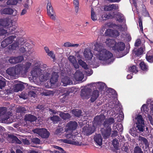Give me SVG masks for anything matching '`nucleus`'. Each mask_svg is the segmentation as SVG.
<instances>
[{
    "instance_id": "nucleus-63",
    "label": "nucleus",
    "mask_w": 153,
    "mask_h": 153,
    "mask_svg": "<svg viewBox=\"0 0 153 153\" xmlns=\"http://www.w3.org/2000/svg\"><path fill=\"white\" fill-rule=\"evenodd\" d=\"M7 33V30L1 28L0 29V36L4 34Z\"/></svg>"
},
{
    "instance_id": "nucleus-18",
    "label": "nucleus",
    "mask_w": 153,
    "mask_h": 153,
    "mask_svg": "<svg viewBox=\"0 0 153 153\" xmlns=\"http://www.w3.org/2000/svg\"><path fill=\"white\" fill-rule=\"evenodd\" d=\"M74 79L76 81H81L84 78V75L82 72L79 71H77L74 75Z\"/></svg>"
},
{
    "instance_id": "nucleus-45",
    "label": "nucleus",
    "mask_w": 153,
    "mask_h": 153,
    "mask_svg": "<svg viewBox=\"0 0 153 153\" xmlns=\"http://www.w3.org/2000/svg\"><path fill=\"white\" fill-rule=\"evenodd\" d=\"M147 114V116L148 117L151 124H152V125H153V122L152 121V115H153V110H152L151 109L149 113H148V114Z\"/></svg>"
},
{
    "instance_id": "nucleus-22",
    "label": "nucleus",
    "mask_w": 153,
    "mask_h": 153,
    "mask_svg": "<svg viewBox=\"0 0 153 153\" xmlns=\"http://www.w3.org/2000/svg\"><path fill=\"white\" fill-rule=\"evenodd\" d=\"M68 59L75 68H79V66L77 62L75 57L73 56H70L68 58Z\"/></svg>"
},
{
    "instance_id": "nucleus-13",
    "label": "nucleus",
    "mask_w": 153,
    "mask_h": 153,
    "mask_svg": "<svg viewBox=\"0 0 153 153\" xmlns=\"http://www.w3.org/2000/svg\"><path fill=\"white\" fill-rule=\"evenodd\" d=\"M14 82L15 83V85L14 87V90L15 92H17L22 90L24 88V84L26 85L25 83H24L20 81H14Z\"/></svg>"
},
{
    "instance_id": "nucleus-52",
    "label": "nucleus",
    "mask_w": 153,
    "mask_h": 153,
    "mask_svg": "<svg viewBox=\"0 0 153 153\" xmlns=\"http://www.w3.org/2000/svg\"><path fill=\"white\" fill-rule=\"evenodd\" d=\"M73 113L76 117H79L81 114V111L79 110H73Z\"/></svg>"
},
{
    "instance_id": "nucleus-5",
    "label": "nucleus",
    "mask_w": 153,
    "mask_h": 153,
    "mask_svg": "<svg viewBox=\"0 0 153 153\" xmlns=\"http://www.w3.org/2000/svg\"><path fill=\"white\" fill-rule=\"evenodd\" d=\"M77 126V123L75 121H71L68 123L66 125L65 128V130L64 131L63 128L57 129L55 133L58 137H62L61 136L63 133H64V137L66 134L73 133L71 132L70 133L68 131H71L75 130Z\"/></svg>"
},
{
    "instance_id": "nucleus-26",
    "label": "nucleus",
    "mask_w": 153,
    "mask_h": 153,
    "mask_svg": "<svg viewBox=\"0 0 153 153\" xmlns=\"http://www.w3.org/2000/svg\"><path fill=\"white\" fill-rule=\"evenodd\" d=\"M99 96V92L97 90L94 91L91 96L90 101L91 102L95 101Z\"/></svg>"
},
{
    "instance_id": "nucleus-33",
    "label": "nucleus",
    "mask_w": 153,
    "mask_h": 153,
    "mask_svg": "<svg viewBox=\"0 0 153 153\" xmlns=\"http://www.w3.org/2000/svg\"><path fill=\"white\" fill-rule=\"evenodd\" d=\"M44 49L46 52L49 56L53 59L55 58V55L53 51H50L48 48L47 47H45Z\"/></svg>"
},
{
    "instance_id": "nucleus-39",
    "label": "nucleus",
    "mask_w": 153,
    "mask_h": 153,
    "mask_svg": "<svg viewBox=\"0 0 153 153\" xmlns=\"http://www.w3.org/2000/svg\"><path fill=\"white\" fill-rule=\"evenodd\" d=\"M63 45L65 47H77L79 46V45L78 44H73L69 42H67L64 43Z\"/></svg>"
},
{
    "instance_id": "nucleus-27",
    "label": "nucleus",
    "mask_w": 153,
    "mask_h": 153,
    "mask_svg": "<svg viewBox=\"0 0 153 153\" xmlns=\"http://www.w3.org/2000/svg\"><path fill=\"white\" fill-rule=\"evenodd\" d=\"M138 139L140 142L142 144H144L145 145L146 147H148L149 146V143L146 139L142 136H139Z\"/></svg>"
},
{
    "instance_id": "nucleus-43",
    "label": "nucleus",
    "mask_w": 153,
    "mask_h": 153,
    "mask_svg": "<svg viewBox=\"0 0 153 153\" xmlns=\"http://www.w3.org/2000/svg\"><path fill=\"white\" fill-rule=\"evenodd\" d=\"M55 148L59 150V151H56L54 152V153H67L66 152L61 148L57 146H54Z\"/></svg>"
},
{
    "instance_id": "nucleus-36",
    "label": "nucleus",
    "mask_w": 153,
    "mask_h": 153,
    "mask_svg": "<svg viewBox=\"0 0 153 153\" xmlns=\"http://www.w3.org/2000/svg\"><path fill=\"white\" fill-rule=\"evenodd\" d=\"M141 69L143 71H146L148 70V66L143 62L140 64Z\"/></svg>"
},
{
    "instance_id": "nucleus-6",
    "label": "nucleus",
    "mask_w": 153,
    "mask_h": 153,
    "mask_svg": "<svg viewBox=\"0 0 153 153\" xmlns=\"http://www.w3.org/2000/svg\"><path fill=\"white\" fill-rule=\"evenodd\" d=\"M104 118V116L103 115L96 116L94 118L93 121V126L92 127H91L89 126L88 125H86L85 127L83 128V131L85 134L88 135L91 134L94 132L95 130V125L96 124H100L102 120Z\"/></svg>"
},
{
    "instance_id": "nucleus-53",
    "label": "nucleus",
    "mask_w": 153,
    "mask_h": 153,
    "mask_svg": "<svg viewBox=\"0 0 153 153\" xmlns=\"http://www.w3.org/2000/svg\"><path fill=\"white\" fill-rule=\"evenodd\" d=\"M134 153H143L141 149L138 146H136L134 149Z\"/></svg>"
},
{
    "instance_id": "nucleus-15",
    "label": "nucleus",
    "mask_w": 153,
    "mask_h": 153,
    "mask_svg": "<svg viewBox=\"0 0 153 153\" xmlns=\"http://www.w3.org/2000/svg\"><path fill=\"white\" fill-rule=\"evenodd\" d=\"M16 38L15 36H12L5 39L1 42V46L3 47H5L8 45L11 44L13 41V39Z\"/></svg>"
},
{
    "instance_id": "nucleus-1",
    "label": "nucleus",
    "mask_w": 153,
    "mask_h": 153,
    "mask_svg": "<svg viewBox=\"0 0 153 153\" xmlns=\"http://www.w3.org/2000/svg\"><path fill=\"white\" fill-rule=\"evenodd\" d=\"M51 69H46L45 65H42L39 61L36 62L31 72L33 79H38L41 82L50 79L49 84H45V86L48 88H51L58 81V75L54 72H52Z\"/></svg>"
},
{
    "instance_id": "nucleus-47",
    "label": "nucleus",
    "mask_w": 153,
    "mask_h": 153,
    "mask_svg": "<svg viewBox=\"0 0 153 153\" xmlns=\"http://www.w3.org/2000/svg\"><path fill=\"white\" fill-rule=\"evenodd\" d=\"M144 48L142 47L139 48L137 51H135V53L136 55L138 56L139 55H141L143 54L144 51Z\"/></svg>"
},
{
    "instance_id": "nucleus-19",
    "label": "nucleus",
    "mask_w": 153,
    "mask_h": 153,
    "mask_svg": "<svg viewBox=\"0 0 153 153\" xmlns=\"http://www.w3.org/2000/svg\"><path fill=\"white\" fill-rule=\"evenodd\" d=\"M94 141L95 144L99 146H101L102 144V138L100 134H96L94 137Z\"/></svg>"
},
{
    "instance_id": "nucleus-46",
    "label": "nucleus",
    "mask_w": 153,
    "mask_h": 153,
    "mask_svg": "<svg viewBox=\"0 0 153 153\" xmlns=\"http://www.w3.org/2000/svg\"><path fill=\"white\" fill-rule=\"evenodd\" d=\"M118 126L120 128L119 129H118L117 127V125L116 123H114L113 125V129H117L120 131H122L123 130V126L122 124H119L118 125Z\"/></svg>"
},
{
    "instance_id": "nucleus-29",
    "label": "nucleus",
    "mask_w": 153,
    "mask_h": 153,
    "mask_svg": "<svg viewBox=\"0 0 153 153\" xmlns=\"http://www.w3.org/2000/svg\"><path fill=\"white\" fill-rule=\"evenodd\" d=\"M146 58L149 62H153V51H149L146 54Z\"/></svg>"
},
{
    "instance_id": "nucleus-62",
    "label": "nucleus",
    "mask_w": 153,
    "mask_h": 153,
    "mask_svg": "<svg viewBox=\"0 0 153 153\" xmlns=\"http://www.w3.org/2000/svg\"><path fill=\"white\" fill-rule=\"evenodd\" d=\"M19 47L18 44L17 43H16L13 44L11 46L12 49H16Z\"/></svg>"
},
{
    "instance_id": "nucleus-21",
    "label": "nucleus",
    "mask_w": 153,
    "mask_h": 153,
    "mask_svg": "<svg viewBox=\"0 0 153 153\" xmlns=\"http://www.w3.org/2000/svg\"><path fill=\"white\" fill-rule=\"evenodd\" d=\"M106 35L113 37L117 36L119 35V33L117 30H112L111 29H107L105 32Z\"/></svg>"
},
{
    "instance_id": "nucleus-54",
    "label": "nucleus",
    "mask_w": 153,
    "mask_h": 153,
    "mask_svg": "<svg viewBox=\"0 0 153 153\" xmlns=\"http://www.w3.org/2000/svg\"><path fill=\"white\" fill-rule=\"evenodd\" d=\"M60 118L56 116H54L51 117V120L54 123H57L60 120Z\"/></svg>"
},
{
    "instance_id": "nucleus-32",
    "label": "nucleus",
    "mask_w": 153,
    "mask_h": 153,
    "mask_svg": "<svg viewBox=\"0 0 153 153\" xmlns=\"http://www.w3.org/2000/svg\"><path fill=\"white\" fill-rule=\"evenodd\" d=\"M25 120L26 121L33 122L35 121L36 120V118L33 115L28 114L26 115Z\"/></svg>"
},
{
    "instance_id": "nucleus-38",
    "label": "nucleus",
    "mask_w": 153,
    "mask_h": 153,
    "mask_svg": "<svg viewBox=\"0 0 153 153\" xmlns=\"http://www.w3.org/2000/svg\"><path fill=\"white\" fill-rule=\"evenodd\" d=\"M47 13L54 11L52 6L51 3L49 0H47Z\"/></svg>"
},
{
    "instance_id": "nucleus-37",
    "label": "nucleus",
    "mask_w": 153,
    "mask_h": 153,
    "mask_svg": "<svg viewBox=\"0 0 153 153\" xmlns=\"http://www.w3.org/2000/svg\"><path fill=\"white\" fill-rule=\"evenodd\" d=\"M116 17L117 19V20L119 22H124L125 21V19L123 15L120 13H118Z\"/></svg>"
},
{
    "instance_id": "nucleus-60",
    "label": "nucleus",
    "mask_w": 153,
    "mask_h": 153,
    "mask_svg": "<svg viewBox=\"0 0 153 153\" xmlns=\"http://www.w3.org/2000/svg\"><path fill=\"white\" fill-rule=\"evenodd\" d=\"M118 121H120L123 119L124 116L123 113H121L118 116Z\"/></svg>"
},
{
    "instance_id": "nucleus-35",
    "label": "nucleus",
    "mask_w": 153,
    "mask_h": 153,
    "mask_svg": "<svg viewBox=\"0 0 153 153\" xmlns=\"http://www.w3.org/2000/svg\"><path fill=\"white\" fill-rule=\"evenodd\" d=\"M59 116L63 119L66 120L71 118L70 115L68 113H64L60 112L59 114Z\"/></svg>"
},
{
    "instance_id": "nucleus-23",
    "label": "nucleus",
    "mask_w": 153,
    "mask_h": 153,
    "mask_svg": "<svg viewBox=\"0 0 153 153\" xmlns=\"http://www.w3.org/2000/svg\"><path fill=\"white\" fill-rule=\"evenodd\" d=\"M22 56H19L16 57H11L9 59V62L11 64H14L22 61L23 59Z\"/></svg>"
},
{
    "instance_id": "nucleus-16",
    "label": "nucleus",
    "mask_w": 153,
    "mask_h": 153,
    "mask_svg": "<svg viewBox=\"0 0 153 153\" xmlns=\"http://www.w3.org/2000/svg\"><path fill=\"white\" fill-rule=\"evenodd\" d=\"M108 25L110 27H112L120 31H122L125 30L127 29V27L126 25L124 24L122 26L117 25L113 23H108Z\"/></svg>"
},
{
    "instance_id": "nucleus-9",
    "label": "nucleus",
    "mask_w": 153,
    "mask_h": 153,
    "mask_svg": "<svg viewBox=\"0 0 153 153\" xmlns=\"http://www.w3.org/2000/svg\"><path fill=\"white\" fill-rule=\"evenodd\" d=\"M0 25L6 28H9L10 33L12 32L16 29L15 27L12 25V21L10 19L0 20Z\"/></svg>"
},
{
    "instance_id": "nucleus-64",
    "label": "nucleus",
    "mask_w": 153,
    "mask_h": 153,
    "mask_svg": "<svg viewBox=\"0 0 153 153\" xmlns=\"http://www.w3.org/2000/svg\"><path fill=\"white\" fill-rule=\"evenodd\" d=\"M141 42L140 39H137L135 43V46H138L140 44Z\"/></svg>"
},
{
    "instance_id": "nucleus-44",
    "label": "nucleus",
    "mask_w": 153,
    "mask_h": 153,
    "mask_svg": "<svg viewBox=\"0 0 153 153\" xmlns=\"http://www.w3.org/2000/svg\"><path fill=\"white\" fill-rule=\"evenodd\" d=\"M141 110L142 112H144L146 114H148V108L147 107L146 105L144 104L143 105L141 108Z\"/></svg>"
},
{
    "instance_id": "nucleus-2",
    "label": "nucleus",
    "mask_w": 153,
    "mask_h": 153,
    "mask_svg": "<svg viewBox=\"0 0 153 153\" xmlns=\"http://www.w3.org/2000/svg\"><path fill=\"white\" fill-rule=\"evenodd\" d=\"M94 54L97 58L100 60L106 62L107 64L112 62L114 60L113 54L110 51L103 48L100 43L97 42H94Z\"/></svg>"
},
{
    "instance_id": "nucleus-58",
    "label": "nucleus",
    "mask_w": 153,
    "mask_h": 153,
    "mask_svg": "<svg viewBox=\"0 0 153 153\" xmlns=\"http://www.w3.org/2000/svg\"><path fill=\"white\" fill-rule=\"evenodd\" d=\"M22 136H21L20 139L25 144H28L29 143V141L25 138H23Z\"/></svg>"
},
{
    "instance_id": "nucleus-30",
    "label": "nucleus",
    "mask_w": 153,
    "mask_h": 153,
    "mask_svg": "<svg viewBox=\"0 0 153 153\" xmlns=\"http://www.w3.org/2000/svg\"><path fill=\"white\" fill-rule=\"evenodd\" d=\"M114 17L113 15H108L107 14L104 13L100 17L99 20L100 21L102 22L109 18H111Z\"/></svg>"
},
{
    "instance_id": "nucleus-31",
    "label": "nucleus",
    "mask_w": 153,
    "mask_h": 153,
    "mask_svg": "<svg viewBox=\"0 0 153 153\" xmlns=\"http://www.w3.org/2000/svg\"><path fill=\"white\" fill-rule=\"evenodd\" d=\"M104 10L105 11L111 10H117L118 8V6L114 4L109 5L105 6L104 7Z\"/></svg>"
},
{
    "instance_id": "nucleus-24",
    "label": "nucleus",
    "mask_w": 153,
    "mask_h": 153,
    "mask_svg": "<svg viewBox=\"0 0 153 153\" xmlns=\"http://www.w3.org/2000/svg\"><path fill=\"white\" fill-rule=\"evenodd\" d=\"M76 55L78 58V62L79 65L82 66V68L85 69H86L88 68V66L86 63L83 61L81 59V57L80 55L78 53H77L76 54Z\"/></svg>"
},
{
    "instance_id": "nucleus-57",
    "label": "nucleus",
    "mask_w": 153,
    "mask_h": 153,
    "mask_svg": "<svg viewBox=\"0 0 153 153\" xmlns=\"http://www.w3.org/2000/svg\"><path fill=\"white\" fill-rule=\"evenodd\" d=\"M139 23L140 30L141 32L143 33V28L142 22V19H141V18H139Z\"/></svg>"
},
{
    "instance_id": "nucleus-28",
    "label": "nucleus",
    "mask_w": 153,
    "mask_h": 153,
    "mask_svg": "<svg viewBox=\"0 0 153 153\" xmlns=\"http://www.w3.org/2000/svg\"><path fill=\"white\" fill-rule=\"evenodd\" d=\"M90 85L97 87L100 89H102L105 86V83L101 82H99L96 83L93 82L90 84L89 85Z\"/></svg>"
},
{
    "instance_id": "nucleus-41",
    "label": "nucleus",
    "mask_w": 153,
    "mask_h": 153,
    "mask_svg": "<svg viewBox=\"0 0 153 153\" xmlns=\"http://www.w3.org/2000/svg\"><path fill=\"white\" fill-rule=\"evenodd\" d=\"M129 133L133 136L135 137L137 134L136 128L134 126L132 127L130 129Z\"/></svg>"
},
{
    "instance_id": "nucleus-61",
    "label": "nucleus",
    "mask_w": 153,
    "mask_h": 153,
    "mask_svg": "<svg viewBox=\"0 0 153 153\" xmlns=\"http://www.w3.org/2000/svg\"><path fill=\"white\" fill-rule=\"evenodd\" d=\"M32 141L36 144H39L40 143V140L38 138H34L32 140Z\"/></svg>"
},
{
    "instance_id": "nucleus-4",
    "label": "nucleus",
    "mask_w": 153,
    "mask_h": 153,
    "mask_svg": "<svg viewBox=\"0 0 153 153\" xmlns=\"http://www.w3.org/2000/svg\"><path fill=\"white\" fill-rule=\"evenodd\" d=\"M65 137L67 139H60L59 140L65 143L77 146L84 145L82 142V137L78 135V133L75 134L71 133V134H66Z\"/></svg>"
},
{
    "instance_id": "nucleus-3",
    "label": "nucleus",
    "mask_w": 153,
    "mask_h": 153,
    "mask_svg": "<svg viewBox=\"0 0 153 153\" xmlns=\"http://www.w3.org/2000/svg\"><path fill=\"white\" fill-rule=\"evenodd\" d=\"M31 63L27 62L25 65H19L15 67L10 68L7 70V72L11 76H15L17 74L21 73H25L31 66Z\"/></svg>"
},
{
    "instance_id": "nucleus-25",
    "label": "nucleus",
    "mask_w": 153,
    "mask_h": 153,
    "mask_svg": "<svg viewBox=\"0 0 153 153\" xmlns=\"http://www.w3.org/2000/svg\"><path fill=\"white\" fill-rule=\"evenodd\" d=\"M72 83V81L68 77H65L62 79L61 84L65 86L71 84Z\"/></svg>"
},
{
    "instance_id": "nucleus-40",
    "label": "nucleus",
    "mask_w": 153,
    "mask_h": 153,
    "mask_svg": "<svg viewBox=\"0 0 153 153\" xmlns=\"http://www.w3.org/2000/svg\"><path fill=\"white\" fill-rule=\"evenodd\" d=\"M48 16L52 19L55 20L56 19V15L54 11L47 13Z\"/></svg>"
},
{
    "instance_id": "nucleus-10",
    "label": "nucleus",
    "mask_w": 153,
    "mask_h": 153,
    "mask_svg": "<svg viewBox=\"0 0 153 153\" xmlns=\"http://www.w3.org/2000/svg\"><path fill=\"white\" fill-rule=\"evenodd\" d=\"M136 127L140 132H143L145 129L144 120L141 115H138L135 118Z\"/></svg>"
},
{
    "instance_id": "nucleus-42",
    "label": "nucleus",
    "mask_w": 153,
    "mask_h": 153,
    "mask_svg": "<svg viewBox=\"0 0 153 153\" xmlns=\"http://www.w3.org/2000/svg\"><path fill=\"white\" fill-rule=\"evenodd\" d=\"M73 4L75 8L76 12H77L79 8V0H73Z\"/></svg>"
},
{
    "instance_id": "nucleus-49",
    "label": "nucleus",
    "mask_w": 153,
    "mask_h": 153,
    "mask_svg": "<svg viewBox=\"0 0 153 153\" xmlns=\"http://www.w3.org/2000/svg\"><path fill=\"white\" fill-rule=\"evenodd\" d=\"M91 18L93 21H95L97 19V18L95 13L94 12L93 9H91Z\"/></svg>"
},
{
    "instance_id": "nucleus-34",
    "label": "nucleus",
    "mask_w": 153,
    "mask_h": 153,
    "mask_svg": "<svg viewBox=\"0 0 153 153\" xmlns=\"http://www.w3.org/2000/svg\"><path fill=\"white\" fill-rule=\"evenodd\" d=\"M23 6L24 8L22 10L21 13V15H24L27 12V10L29 9V5L27 4H23Z\"/></svg>"
},
{
    "instance_id": "nucleus-55",
    "label": "nucleus",
    "mask_w": 153,
    "mask_h": 153,
    "mask_svg": "<svg viewBox=\"0 0 153 153\" xmlns=\"http://www.w3.org/2000/svg\"><path fill=\"white\" fill-rule=\"evenodd\" d=\"M54 93V92L53 91H51L49 90H45L43 92V94L46 96L53 95Z\"/></svg>"
},
{
    "instance_id": "nucleus-17",
    "label": "nucleus",
    "mask_w": 153,
    "mask_h": 153,
    "mask_svg": "<svg viewBox=\"0 0 153 153\" xmlns=\"http://www.w3.org/2000/svg\"><path fill=\"white\" fill-rule=\"evenodd\" d=\"M1 13L2 14H13L15 16L17 14V11L10 8H6L1 10Z\"/></svg>"
},
{
    "instance_id": "nucleus-12",
    "label": "nucleus",
    "mask_w": 153,
    "mask_h": 153,
    "mask_svg": "<svg viewBox=\"0 0 153 153\" xmlns=\"http://www.w3.org/2000/svg\"><path fill=\"white\" fill-rule=\"evenodd\" d=\"M33 131L34 133L38 134L43 138H47L49 135V133L45 128H36L33 130Z\"/></svg>"
},
{
    "instance_id": "nucleus-56",
    "label": "nucleus",
    "mask_w": 153,
    "mask_h": 153,
    "mask_svg": "<svg viewBox=\"0 0 153 153\" xmlns=\"http://www.w3.org/2000/svg\"><path fill=\"white\" fill-rule=\"evenodd\" d=\"M6 85V82L5 81L3 80H0V88L2 89Z\"/></svg>"
},
{
    "instance_id": "nucleus-20",
    "label": "nucleus",
    "mask_w": 153,
    "mask_h": 153,
    "mask_svg": "<svg viewBox=\"0 0 153 153\" xmlns=\"http://www.w3.org/2000/svg\"><path fill=\"white\" fill-rule=\"evenodd\" d=\"M83 55L86 60H89L91 59L93 56V54L90 50L88 48L85 49Z\"/></svg>"
},
{
    "instance_id": "nucleus-11",
    "label": "nucleus",
    "mask_w": 153,
    "mask_h": 153,
    "mask_svg": "<svg viewBox=\"0 0 153 153\" xmlns=\"http://www.w3.org/2000/svg\"><path fill=\"white\" fill-rule=\"evenodd\" d=\"M2 108H4V112L3 113L0 112V119H1V122L5 123H11L13 121L10 120V117L8 115L9 114H5L6 111V108L5 107H1L0 109Z\"/></svg>"
},
{
    "instance_id": "nucleus-8",
    "label": "nucleus",
    "mask_w": 153,
    "mask_h": 153,
    "mask_svg": "<svg viewBox=\"0 0 153 153\" xmlns=\"http://www.w3.org/2000/svg\"><path fill=\"white\" fill-rule=\"evenodd\" d=\"M114 119L112 118L106 119L103 123L104 128L101 130L102 135L105 138H107L111 134V129L110 125L114 122Z\"/></svg>"
},
{
    "instance_id": "nucleus-7",
    "label": "nucleus",
    "mask_w": 153,
    "mask_h": 153,
    "mask_svg": "<svg viewBox=\"0 0 153 153\" xmlns=\"http://www.w3.org/2000/svg\"><path fill=\"white\" fill-rule=\"evenodd\" d=\"M106 43L108 46L115 51H122L125 48V45L123 42H117L114 40L108 39L106 40Z\"/></svg>"
},
{
    "instance_id": "nucleus-48",
    "label": "nucleus",
    "mask_w": 153,
    "mask_h": 153,
    "mask_svg": "<svg viewBox=\"0 0 153 153\" xmlns=\"http://www.w3.org/2000/svg\"><path fill=\"white\" fill-rule=\"evenodd\" d=\"M18 0H8L7 1V4L9 5H15L17 4Z\"/></svg>"
},
{
    "instance_id": "nucleus-14",
    "label": "nucleus",
    "mask_w": 153,
    "mask_h": 153,
    "mask_svg": "<svg viewBox=\"0 0 153 153\" xmlns=\"http://www.w3.org/2000/svg\"><path fill=\"white\" fill-rule=\"evenodd\" d=\"M91 90L89 88H85L81 91L80 96L83 99H88L90 97V94Z\"/></svg>"
},
{
    "instance_id": "nucleus-59",
    "label": "nucleus",
    "mask_w": 153,
    "mask_h": 153,
    "mask_svg": "<svg viewBox=\"0 0 153 153\" xmlns=\"http://www.w3.org/2000/svg\"><path fill=\"white\" fill-rule=\"evenodd\" d=\"M28 48L25 46H25H23L22 47L20 50V51L22 52H25L26 51H27V50L28 49Z\"/></svg>"
},
{
    "instance_id": "nucleus-51",
    "label": "nucleus",
    "mask_w": 153,
    "mask_h": 153,
    "mask_svg": "<svg viewBox=\"0 0 153 153\" xmlns=\"http://www.w3.org/2000/svg\"><path fill=\"white\" fill-rule=\"evenodd\" d=\"M112 144L113 145L114 147L116 149L118 148L119 147V143L118 140L116 139H114L112 142Z\"/></svg>"
},
{
    "instance_id": "nucleus-50",
    "label": "nucleus",
    "mask_w": 153,
    "mask_h": 153,
    "mask_svg": "<svg viewBox=\"0 0 153 153\" xmlns=\"http://www.w3.org/2000/svg\"><path fill=\"white\" fill-rule=\"evenodd\" d=\"M129 71L130 72L136 73L137 71L135 66L133 65L129 68Z\"/></svg>"
}]
</instances>
